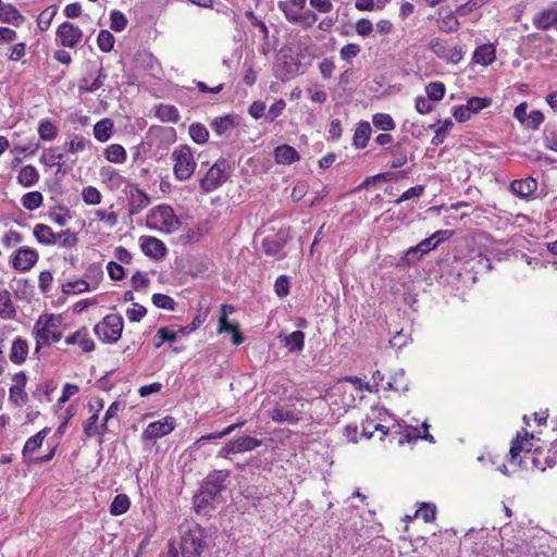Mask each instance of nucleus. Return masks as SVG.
I'll return each mask as SVG.
<instances>
[{"mask_svg": "<svg viewBox=\"0 0 557 557\" xmlns=\"http://www.w3.org/2000/svg\"><path fill=\"white\" fill-rule=\"evenodd\" d=\"M231 475L228 470H213L203 480L199 492L195 495L197 510L208 507L225 488Z\"/></svg>", "mask_w": 557, "mask_h": 557, "instance_id": "f257e3e1", "label": "nucleus"}, {"mask_svg": "<svg viewBox=\"0 0 557 557\" xmlns=\"http://www.w3.org/2000/svg\"><path fill=\"white\" fill-rule=\"evenodd\" d=\"M146 224L149 228L161 233L170 234L177 231L181 226L180 219L173 208L169 205H159L152 208L146 218Z\"/></svg>", "mask_w": 557, "mask_h": 557, "instance_id": "f03ea898", "label": "nucleus"}, {"mask_svg": "<svg viewBox=\"0 0 557 557\" xmlns=\"http://www.w3.org/2000/svg\"><path fill=\"white\" fill-rule=\"evenodd\" d=\"M207 539L206 529L197 523L183 530L180 545L182 557H201L208 546Z\"/></svg>", "mask_w": 557, "mask_h": 557, "instance_id": "7ed1b4c3", "label": "nucleus"}, {"mask_svg": "<svg viewBox=\"0 0 557 557\" xmlns=\"http://www.w3.org/2000/svg\"><path fill=\"white\" fill-rule=\"evenodd\" d=\"M173 160L174 176L178 181L188 180L196 169V161L189 146L183 145L175 148L171 154Z\"/></svg>", "mask_w": 557, "mask_h": 557, "instance_id": "20e7f679", "label": "nucleus"}, {"mask_svg": "<svg viewBox=\"0 0 557 557\" xmlns=\"http://www.w3.org/2000/svg\"><path fill=\"white\" fill-rule=\"evenodd\" d=\"M124 326L123 318L120 314H108L97 323L94 331L103 343H116L122 335Z\"/></svg>", "mask_w": 557, "mask_h": 557, "instance_id": "39448f33", "label": "nucleus"}, {"mask_svg": "<svg viewBox=\"0 0 557 557\" xmlns=\"http://www.w3.org/2000/svg\"><path fill=\"white\" fill-rule=\"evenodd\" d=\"M41 319L42 318L40 317L35 325V329H34V334H35V339H36V347H35V351H34L35 354L39 352L42 345L49 344L50 339L52 342L57 343L62 338V333L57 330L58 324H57V320L53 314L49 315L46 319V321L41 327H38L39 324L41 323Z\"/></svg>", "mask_w": 557, "mask_h": 557, "instance_id": "423d86ee", "label": "nucleus"}, {"mask_svg": "<svg viewBox=\"0 0 557 557\" xmlns=\"http://www.w3.org/2000/svg\"><path fill=\"white\" fill-rule=\"evenodd\" d=\"M230 164L225 159H219L200 180V187L210 193L220 187L228 177Z\"/></svg>", "mask_w": 557, "mask_h": 557, "instance_id": "0eeeda50", "label": "nucleus"}, {"mask_svg": "<svg viewBox=\"0 0 557 557\" xmlns=\"http://www.w3.org/2000/svg\"><path fill=\"white\" fill-rule=\"evenodd\" d=\"M534 436L532 434H529L525 432V436L521 437L519 434L516 436L515 440L511 442L510 450H509V461L513 465H517L521 469L529 470V467L527 465V460L524 459V456L528 455V453H533L532 450V443L531 440H533Z\"/></svg>", "mask_w": 557, "mask_h": 557, "instance_id": "6e6552de", "label": "nucleus"}, {"mask_svg": "<svg viewBox=\"0 0 557 557\" xmlns=\"http://www.w3.org/2000/svg\"><path fill=\"white\" fill-rule=\"evenodd\" d=\"M262 444L261 440L249 435L239 436L228 441L216 454V458L230 459L231 455L251 451Z\"/></svg>", "mask_w": 557, "mask_h": 557, "instance_id": "1a4fd4ad", "label": "nucleus"}, {"mask_svg": "<svg viewBox=\"0 0 557 557\" xmlns=\"http://www.w3.org/2000/svg\"><path fill=\"white\" fill-rule=\"evenodd\" d=\"M429 48L433 53H435L440 59L445 60L446 62L457 64L462 60L463 52L460 47L454 46L449 47L446 41L441 40L438 38L432 39L429 42Z\"/></svg>", "mask_w": 557, "mask_h": 557, "instance_id": "9d476101", "label": "nucleus"}, {"mask_svg": "<svg viewBox=\"0 0 557 557\" xmlns=\"http://www.w3.org/2000/svg\"><path fill=\"white\" fill-rule=\"evenodd\" d=\"M174 429L175 419L171 416H166L162 420L149 423L143 433V438L145 441L161 438L170 434Z\"/></svg>", "mask_w": 557, "mask_h": 557, "instance_id": "9b49d317", "label": "nucleus"}, {"mask_svg": "<svg viewBox=\"0 0 557 557\" xmlns=\"http://www.w3.org/2000/svg\"><path fill=\"white\" fill-rule=\"evenodd\" d=\"M55 35L61 45L66 48H74L83 38L82 29L71 22H63L59 25Z\"/></svg>", "mask_w": 557, "mask_h": 557, "instance_id": "f8f14e48", "label": "nucleus"}, {"mask_svg": "<svg viewBox=\"0 0 557 557\" xmlns=\"http://www.w3.org/2000/svg\"><path fill=\"white\" fill-rule=\"evenodd\" d=\"M270 418L277 423L287 422L296 424L301 419V412L296 409L295 405H281L276 404L272 410L269 411Z\"/></svg>", "mask_w": 557, "mask_h": 557, "instance_id": "ddd939ff", "label": "nucleus"}, {"mask_svg": "<svg viewBox=\"0 0 557 557\" xmlns=\"http://www.w3.org/2000/svg\"><path fill=\"white\" fill-rule=\"evenodd\" d=\"M103 78H106L103 67L101 65L94 66L79 79L78 89L81 91L95 92L102 87Z\"/></svg>", "mask_w": 557, "mask_h": 557, "instance_id": "4468645a", "label": "nucleus"}, {"mask_svg": "<svg viewBox=\"0 0 557 557\" xmlns=\"http://www.w3.org/2000/svg\"><path fill=\"white\" fill-rule=\"evenodd\" d=\"M533 25L537 29L547 30L552 27L557 28V9L546 8L533 16Z\"/></svg>", "mask_w": 557, "mask_h": 557, "instance_id": "2eb2a0df", "label": "nucleus"}, {"mask_svg": "<svg viewBox=\"0 0 557 557\" xmlns=\"http://www.w3.org/2000/svg\"><path fill=\"white\" fill-rule=\"evenodd\" d=\"M38 260V253L34 249L22 248L17 250L13 267L18 271H28Z\"/></svg>", "mask_w": 557, "mask_h": 557, "instance_id": "dca6fc26", "label": "nucleus"}, {"mask_svg": "<svg viewBox=\"0 0 557 557\" xmlns=\"http://www.w3.org/2000/svg\"><path fill=\"white\" fill-rule=\"evenodd\" d=\"M437 246H426L425 249H421V246H410V248L405 252V255L397 261L396 267L400 269H406L411 264H414L418 260L422 258L429 251L435 249Z\"/></svg>", "mask_w": 557, "mask_h": 557, "instance_id": "f3484780", "label": "nucleus"}, {"mask_svg": "<svg viewBox=\"0 0 557 557\" xmlns=\"http://www.w3.org/2000/svg\"><path fill=\"white\" fill-rule=\"evenodd\" d=\"M537 189V182L532 177L515 180L510 184V191L521 198H527Z\"/></svg>", "mask_w": 557, "mask_h": 557, "instance_id": "a211bd4d", "label": "nucleus"}, {"mask_svg": "<svg viewBox=\"0 0 557 557\" xmlns=\"http://www.w3.org/2000/svg\"><path fill=\"white\" fill-rule=\"evenodd\" d=\"M274 159L277 164H292L300 159L297 150L289 145H281L274 150Z\"/></svg>", "mask_w": 557, "mask_h": 557, "instance_id": "6ab92c4d", "label": "nucleus"}, {"mask_svg": "<svg viewBox=\"0 0 557 557\" xmlns=\"http://www.w3.org/2000/svg\"><path fill=\"white\" fill-rule=\"evenodd\" d=\"M28 355V344L22 337H16L11 347L10 360L15 364L25 362Z\"/></svg>", "mask_w": 557, "mask_h": 557, "instance_id": "aec40b11", "label": "nucleus"}, {"mask_svg": "<svg viewBox=\"0 0 557 557\" xmlns=\"http://www.w3.org/2000/svg\"><path fill=\"white\" fill-rule=\"evenodd\" d=\"M235 311V307L232 305L223 304L221 306V314L219 317V326L218 332L219 333H230L233 334L238 329L237 324L231 323L227 320L228 314H232Z\"/></svg>", "mask_w": 557, "mask_h": 557, "instance_id": "412c9836", "label": "nucleus"}, {"mask_svg": "<svg viewBox=\"0 0 557 557\" xmlns=\"http://www.w3.org/2000/svg\"><path fill=\"white\" fill-rule=\"evenodd\" d=\"M39 172L32 165H25L21 169L17 175V182L24 187H32L39 181Z\"/></svg>", "mask_w": 557, "mask_h": 557, "instance_id": "4be33fe9", "label": "nucleus"}, {"mask_svg": "<svg viewBox=\"0 0 557 557\" xmlns=\"http://www.w3.org/2000/svg\"><path fill=\"white\" fill-rule=\"evenodd\" d=\"M50 432V428H44L39 432H37L35 435L30 436L23 448V458L26 459L27 454H32L35 450H37L39 447H41L42 442L47 434Z\"/></svg>", "mask_w": 557, "mask_h": 557, "instance_id": "5701e85b", "label": "nucleus"}, {"mask_svg": "<svg viewBox=\"0 0 557 557\" xmlns=\"http://www.w3.org/2000/svg\"><path fill=\"white\" fill-rule=\"evenodd\" d=\"M150 203L149 196L143 191L141 189H136L135 193L132 194L129 200V213L137 214Z\"/></svg>", "mask_w": 557, "mask_h": 557, "instance_id": "b1692460", "label": "nucleus"}, {"mask_svg": "<svg viewBox=\"0 0 557 557\" xmlns=\"http://www.w3.org/2000/svg\"><path fill=\"white\" fill-rule=\"evenodd\" d=\"M234 127L235 123L233 119L228 115L215 117L211 123V128L219 136L227 137Z\"/></svg>", "mask_w": 557, "mask_h": 557, "instance_id": "393cba45", "label": "nucleus"}, {"mask_svg": "<svg viewBox=\"0 0 557 557\" xmlns=\"http://www.w3.org/2000/svg\"><path fill=\"white\" fill-rule=\"evenodd\" d=\"M113 122L110 119H102L94 126L95 138L100 143H106L112 136Z\"/></svg>", "mask_w": 557, "mask_h": 557, "instance_id": "a878e982", "label": "nucleus"}, {"mask_svg": "<svg viewBox=\"0 0 557 557\" xmlns=\"http://www.w3.org/2000/svg\"><path fill=\"white\" fill-rule=\"evenodd\" d=\"M371 131L369 122L362 121L358 124L352 138L356 148H364L367 146Z\"/></svg>", "mask_w": 557, "mask_h": 557, "instance_id": "bb28decb", "label": "nucleus"}, {"mask_svg": "<svg viewBox=\"0 0 557 557\" xmlns=\"http://www.w3.org/2000/svg\"><path fill=\"white\" fill-rule=\"evenodd\" d=\"M285 347L290 351H301L305 346V333L302 331H294L284 338Z\"/></svg>", "mask_w": 557, "mask_h": 557, "instance_id": "cd10ccee", "label": "nucleus"}, {"mask_svg": "<svg viewBox=\"0 0 557 557\" xmlns=\"http://www.w3.org/2000/svg\"><path fill=\"white\" fill-rule=\"evenodd\" d=\"M473 60L482 65H488L495 60V50L492 46L483 45L475 49Z\"/></svg>", "mask_w": 557, "mask_h": 557, "instance_id": "c85d7f7f", "label": "nucleus"}, {"mask_svg": "<svg viewBox=\"0 0 557 557\" xmlns=\"http://www.w3.org/2000/svg\"><path fill=\"white\" fill-rule=\"evenodd\" d=\"M391 154V168L397 169L405 165L408 161L407 149L404 148L400 144H397L389 148Z\"/></svg>", "mask_w": 557, "mask_h": 557, "instance_id": "c756f323", "label": "nucleus"}, {"mask_svg": "<svg viewBox=\"0 0 557 557\" xmlns=\"http://www.w3.org/2000/svg\"><path fill=\"white\" fill-rule=\"evenodd\" d=\"M0 20L4 23L18 25L23 21V16L12 4H3L0 9Z\"/></svg>", "mask_w": 557, "mask_h": 557, "instance_id": "7c9ffc66", "label": "nucleus"}, {"mask_svg": "<svg viewBox=\"0 0 557 557\" xmlns=\"http://www.w3.org/2000/svg\"><path fill=\"white\" fill-rule=\"evenodd\" d=\"M129 506L128 496L126 494H117L110 505V513L112 516H121L129 509Z\"/></svg>", "mask_w": 557, "mask_h": 557, "instance_id": "2f4dec72", "label": "nucleus"}, {"mask_svg": "<svg viewBox=\"0 0 557 557\" xmlns=\"http://www.w3.org/2000/svg\"><path fill=\"white\" fill-rule=\"evenodd\" d=\"M16 311L11 300V295L7 289L0 290V315L11 319L15 315Z\"/></svg>", "mask_w": 557, "mask_h": 557, "instance_id": "473e14b6", "label": "nucleus"}, {"mask_svg": "<svg viewBox=\"0 0 557 557\" xmlns=\"http://www.w3.org/2000/svg\"><path fill=\"white\" fill-rule=\"evenodd\" d=\"M106 159L113 163H123L126 160V151L119 144L109 145L104 150Z\"/></svg>", "mask_w": 557, "mask_h": 557, "instance_id": "72a5a7b5", "label": "nucleus"}, {"mask_svg": "<svg viewBox=\"0 0 557 557\" xmlns=\"http://www.w3.org/2000/svg\"><path fill=\"white\" fill-rule=\"evenodd\" d=\"M440 125L435 129V134L431 140V144L433 146H440L444 143L445 138L447 137L448 133L454 126V123L451 120L447 119L444 122L438 121Z\"/></svg>", "mask_w": 557, "mask_h": 557, "instance_id": "f704fd0d", "label": "nucleus"}, {"mask_svg": "<svg viewBox=\"0 0 557 557\" xmlns=\"http://www.w3.org/2000/svg\"><path fill=\"white\" fill-rule=\"evenodd\" d=\"M157 116L163 122L176 123L180 120V112L174 106L160 104L157 108Z\"/></svg>", "mask_w": 557, "mask_h": 557, "instance_id": "c9c22d12", "label": "nucleus"}, {"mask_svg": "<svg viewBox=\"0 0 557 557\" xmlns=\"http://www.w3.org/2000/svg\"><path fill=\"white\" fill-rule=\"evenodd\" d=\"M372 123L376 128L384 132L393 131L396 127L393 117L387 113H375L372 116Z\"/></svg>", "mask_w": 557, "mask_h": 557, "instance_id": "e433bc0d", "label": "nucleus"}, {"mask_svg": "<svg viewBox=\"0 0 557 557\" xmlns=\"http://www.w3.org/2000/svg\"><path fill=\"white\" fill-rule=\"evenodd\" d=\"M90 289V283L85 280H76L62 284V292L64 294H81Z\"/></svg>", "mask_w": 557, "mask_h": 557, "instance_id": "4c0bfd02", "label": "nucleus"}, {"mask_svg": "<svg viewBox=\"0 0 557 557\" xmlns=\"http://www.w3.org/2000/svg\"><path fill=\"white\" fill-rule=\"evenodd\" d=\"M44 197L40 191H29L21 199L22 206L29 211L38 209Z\"/></svg>", "mask_w": 557, "mask_h": 557, "instance_id": "58836bf2", "label": "nucleus"}, {"mask_svg": "<svg viewBox=\"0 0 557 557\" xmlns=\"http://www.w3.org/2000/svg\"><path fill=\"white\" fill-rule=\"evenodd\" d=\"M189 135L196 144H205L208 141L209 132L207 127L201 123H193L189 126Z\"/></svg>", "mask_w": 557, "mask_h": 557, "instance_id": "ea45409f", "label": "nucleus"}, {"mask_svg": "<svg viewBox=\"0 0 557 557\" xmlns=\"http://www.w3.org/2000/svg\"><path fill=\"white\" fill-rule=\"evenodd\" d=\"M524 459L527 460V465L529 469H540L541 471H545L548 466L544 462V454L543 451H540L537 448L534 449L533 453H528L527 456H524Z\"/></svg>", "mask_w": 557, "mask_h": 557, "instance_id": "a19ab883", "label": "nucleus"}, {"mask_svg": "<svg viewBox=\"0 0 557 557\" xmlns=\"http://www.w3.org/2000/svg\"><path fill=\"white\" fill-rule=\"evenodd\" d=\"M34 235L40 244H53L55 242L52 230L44 224H37L35 226Z\"/></svg>", "mask_w": 557, "mask_h": 557, "instance_id": "79ce46f5", "label": "nucleus"}, {"mask_svg": "<svg viewBox=\"0 0 557 557\" xmlns=\"http://www.w3.org/2000/svg\"><path fill=\"white\" fill-rule=\"evenodd\" d=\"M243 424H244V422L234 423V424H231V425L226 426L222 431L212 432L210 434L203 435V436H201V437H199L197 440V443L198 444H203V443H206L208 441H211V440L223 438V437L230 435L231 433H233L236 428H238V426H240Z\"/></svg>", "mask_w": 557, "mask_h": 557, "instance_id": "37998d69", "label": "nucleus"}, {"mask_svg": "<svg viewBox=\"0 0 557 557\" xmlns=\"http://www.w3.org/2000/svg\"><path fill=\"white\" fill-rule=\"evenodd\" d=\"M114 36L107 29H101L97 37V44L102 52H110L113 49Z\"/></svg>", "mask_w": 557, "mask_h": 557, "instance_id": "c03bdc74", "label": "nucleus"}, {"mask_svg": "<svg viewBox=\"0 0 557 557\" xmlns=\"http://www.w3.org/2000/svg\"><path fill=\"white\" fill-rule=\"evenodd\" d=\"M440 29L445 33L456 32L459 27V22L453 12H448L442 16L438 22Z\"/></svg>", "mask_w": 557, "mask_h": 557, "instance_id": "a18cd8bd", "label": "nucleus"}, {"mask_svg": "<svg viewBox=\"0 0 557 557\" xmlns=\"http://www.w3.org/2000/svg\"><path fill=\"white\" fill-rule=\"evenodd\" d=\"M425 92L430 100L438 101L445 95V86L441 82H432L426 85Z\"/></svg>", "mask_w": 557, "mask_h": 557, "instance_id": "49530a36", "label": "nucleus"}, {"mask_svg": "<svg viewBox=\"0 0 557 557\" xmlns=\"http://www.w3.org/2000/svg\"><path fill=\"white\" fill-rule=\"evenodd\" d=\"M9 399L13 405L21 407L28 401V396L25 388L12 385L9 389Z\"/></svg>", "mask_w": 557, "mask_h": 557, "instance_id": "de8ad7c7", "label": "nucleus"}, {"mask_svg": "<svg viewBox=\"0 0 557 557\" xmlns=\"http://www.w3.org/2000/svg\"><path fill=\"white\" fill-rule=\"evenodd\" d=\"M126 26H127V18L124 15V13H122L119 10L111 11V13H110L111 29H113L114 32H122L126 28Z\"/></svg>", "mask_w": 557, "mask_h": 557, "instance_id": "09e8293b", "label": "nucleus"}, {"mask_svg": "<svg viewBox=\"0 0 557 557\" xmlns=\"http://www.w3.org/2000/svg\"><path fill=\"white\" fill-rule=\"evenodd\" d=\"M151 300L152 304L160 309L174 310L175 308L174 299L165 294H153Z\"/></svg>", "mask_w": 557, "mask_h": 557, "instance_id": "8fccbe9b", "label": "nucleus"}, {"mask_svg": "<svg viewBox=\"0 0 557 557\" xmlns=\"http://www.w3.org/2000/svg\"><path fill=\"white\" fill-rule=\"evenodd\" d=\"M39 137L44 140H52L55 138L58 132L57 127L50 121H41L38 126Z\"/></svg>", "mask_w": 557, "mask_h": 557, "instance_id": "3c124183", "label": "nucleus"}, {"mask_svg": "<svg viewBox=\"0 0 557 557\" xmlns=\"http://www.w3.org/2000/svg\"><path fill=\"white\" fill-rule=\"evenodd\" d=\"M543 143L547 149L557 152V129L547 125L543 132Z\"/></svg>", "mask_w": 557, "mask_h": 557, "instance_id": "603ef678", "label": "nucleus"}, {"mask_svg": "<svg viewBox=\"0 0 557 557\" xmlns=\"http://www.w3.org/2000/svg\"><path fill=\"white\" fill-rule=\"evenodd\" d=\"M492 99L487 97H472L468 99L467 106L472 114L480 112L482 109L490 107Z\"/></svg>", "mask_w": 557, "mask_h": 557, "instance_id": "864d4df0", "label": "nucleus"}, {"mask_svg": "<svg viewBox=\"0 0 557 557\" xmlns=\"http://www.w3.org/2000/svg\"><path fill=\"white\" fill-rule=\"evenodd\" d=\"M454 234L451 230H441L432 234L429 238L421 240L419 244H441L448 240Z\"/></svg>", "mask_w": 557, "mask_h": 557, "instance_id": "5fc2aeb1", "label": "nucleus"}, {"mask_svg": "<svg viewBox=\"0 0 557 557\" xmlns=\"http://www.w3.org/2000/svg\"><path fill=\"white\" fill-rule=\"evenodd\" d=\"M86 139L81 135H75L70 141L64 144V149L69 152L75 153L83 151L86 148Z\"/></svg>", "mask_w": 557, "mask_h": 557, "instance_id": "6e6d98bb", "label": "nucleus"}, {"mask_svg": "<svg viewBox=\"0 0 557 557\" xmlns=\"http://www.w3.org/2000/svg\"><path fill=\"white\" fill-rule=\"evenodd\" d=\"M82 196H83V200H84L87 205H98V203H100V201H101V194H100V191H99L96 187H94V186L85 187V188L83 189Z\"/></svg>", "mask_w": 557, "mask_h": 557, "instance_id": "4d7b16f0", "label": "nucleus"}, {"mask_svg": "<svg viewBox=\"0 0 557 557\" xmlns=\"http://www.w3.org/2000/svg\"><path fill=\"white\" fill-rule=\"evenodd\" d=\"M361 48L359 45L347 44L341 48L339 54L344 61L350 62L354 58H356L359 54Z\"/></svg>", "mask_w": 557, "mask_h": 557, "instance_id": "13d9d810", "label": "nucleus"}, {"mask_svg": "<svg viewBox=\"0 0 557 557\" xmlns=\"http://www.w3.org/2000/svg\"><path fill=\"white\" fill-rule=\"evenodd\" d=\"M143 252L154 259L160 260L165 257L166 255V246H140Z\"/></svg>", "mask_w": 557, "mask_h": 557, "instance_id": "bf43d9fd", "label": "nucleus"}, {"mask_svg": "<svg viewBox=\"0 0 557 557\" xmlns=\"http://www.w3.org/2000/svg\"><path fill=\"white\" fill-rule=\"evenodd\" d=\"M285 107L286 102L283 99L275 100V102L268 110L265 119L269 122H273L277 116H280L283 113Z\"/></svg>", "mask_w": 557, "mask_h": 557, "instance_id": "052dcab7", "label": "nucleus"}, {"mask_svg": "<svg viewBox=\"0 0 557 557\" xmlns=\"http://www.w3.org/2000/svg\"><path fill=\"white\" fill-rule=\"evenodd\" d=\"M147 314V309L139 305L134 304V308H128L126 310V317L131 322H139Z\"/></svg>", "mask_w": 557, "mask_h": 557, "instance_id": "680f3d73", "label": "nucleus"}, {"mask_svg": "<svg viewBox=\"0 0 557 557\" xmlns=\"http://www.w3.org/2000/svg\"><path fill=\"white\" fill-rule=\"evenodd\" d=\"M544 122V114L540 110H533L529 113L528 120L523 125L531 129H537Z\"/></svg>", "mask_w": 557, "mask_h": 557, "instance_id": "e2e57ef3", "label": "nucleus"}, {"mask_svg": "<svg viewBox=\"0 0 557 557\" xmlns=\"http://www.w3.org/2000/svg\"><path fill=\"white\" fill-rule=\"evenodd\" d=\"M289 286L288 277L286 275H280L274 283L276 295L281 298L287 296L289 293Z\"/></svg>", "mask_w": 557, "mask_h": 557, "instance_id": "0e129e2a", "label": "nucleus"}, {"mask_svg": "<svg viewBox=\"0 0 557 557\" xmlns=\"http://www.w3.org/2000/svg\"><path fill=\"white\" fill-rule=\"evenodd\" d=\"M103 272L100 265L90 264L86 271V278L89 280L90 284H94V288L97 286L98 282L102 278Z\"/></svg>", "mask_w": 557, "mask_h": 557, "instance_id": "69168bd1", "label": "nucleus"}, {"mask_svg": "<svg viewBox=\"0 0 557 557\" xmlns=\"http://www.w3.org/2000/svg\"><path fill=\"white\" fill-rule=\"evenodd\" d=\"M98 414L97 412L90 416L84 423V433L88 437H92L98 433Z\"/></svg>", "mask_w": 557, "mask_h": 557, "instance_id": "338daca9", "label": "nucleus"}, {"mask_svg": "<svg viewBox=\"0 0 557 557\" xmlns=\"http://www.w3.org/2000/svg\"><path fill=\"white\" fill-rule=\"evenodd\" d=\"M544 462L548 468H553L557 465V438L550 444V447L546 451Z\"/></svg>", "mask_w": 557, "mask_h": 557, "instance_id": "774afa93", "label": "nucleus"}]
</instances>
